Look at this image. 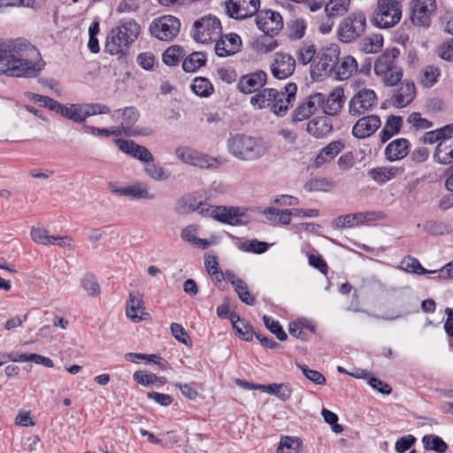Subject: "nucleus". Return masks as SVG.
<instances>
[{
    "label": "nucleus",
    "mask_w": 453,
    "mask_h": 453,
    "mask_svg": "<svg viewBox=\"0 0 453 453\" xmlns=\"http://www.w3.org/2000/svg\"><path fill=\"white\" fill-rule=\"evenodd\" d=\"M297 86L294 82L285 85L280 90L264 88L250 97V104L255 110L268 109L277 117H284L296 101Z\"/></svg>",
    "instance_id": "obj_1"
},
{
    "label": "nucleus",
    "mask_w": 453,
    "mask_h": 453,
    "mask_svg": "<svg viewBox=\"0 0 453 453\" xmlns=\"http://www.w3.org/2000/svg\"><path fill=\"white\" fill-rule=\"evenodd\" d=\"M140 25L134 19H122L108 34L104 50L110 55H127L129 46L138 38Z\"/></svg>",
    "instance_id": "obj_2"
},
{
    "label": "nucleus",
    "mask_w": 453,
    "mask_h": 453,
    "mask_svg": "<svg viewBox=\"0 0 453 453\" xmlns=\"http://www.w3.org/2000/svg\"><path fill=\"white\" fill-rule=\"evenodd\" d=\"M228 152L242 161H254L262 158L269 151V146L260 137L245 134L231 135L226 141Z\"/></svg>",
    "instance_id": "obj_3"
},
{
    "label": "nucleus",
    "mask_w": 453,
    "mask_h": 453,
    "mask_svg": "<svg viewBox=\"0 0 453 453\" xmlns=\"http://www.w3.org/2000/svg\"><path fill=\"white\" fill-rule=\"evenodd\" d=\"M44 66L43 58L35 61L30 58H0V75L33 78L38 76Z\"/></svg>",
    "instance_id": "obj_4"
},
{
    "label": "nucleus",
    "mask_w": 453,
    "mask_h": 453,
    "mask_svg": "<svg viewBox=\"0 0 453 453\" xmlns=\"http://www.w3.org/2000/svg\"><path fill=\"white\" fill-rule=\"evenodd\" d=\"M403 2V0H378L372 18V24L380 28L395 26L402 18Z\"/></svg>",
    "instance_id": "obj_5"
},
{
    "label": "nucleus",
    "mask_w": 453,
    "mask_h": 453,
    "mask_svg": "<svg viewBox=\"0 0 453 453\" xmlns=\"http://www.w3.org/2000/svg\"><path fill=\"white\" fill-rule=\"evenodd\" d=\"M366 27L364 12H355L347 16L340 24L338 35L342 42H351L360 37Z\"/></svg>",
    "instance_id": "obj_6"
},
{
    "label": "nucleus",
    "mask_w": 453,
    "mask_h": 453,
    "mask_svg": "<svg viewBox=\"0 0 453 453\" xmlns=\"http://www.w3.org/2000/svg\"><path fill=\"white\" fill-rule=\"evenodd\" d=\"M194 39L197 42H217L222 33L220 20L212 15H206L194 23Z\"/></svg>",
    "instance_id": "obj_7"
},
{
    "label": "nucleus",
    "mask_w": 453,
    "mask_h": 453,
    "mask_svg": "<svg viewBox=\"0 0 453 453\" xmlns=\"http://www.w3.org/2000/svg\"><path fill=\"white\" fill-rule=\"evenodd\" d=\"M180 21L173 15H165L155 19L150 25V34L160 41L169 42L179 34Z\"/></svg>",
    "instance_id": "obj_8"
},
{
    "label": "nucleus",
    "mask_w": 453,
    "mask_h": 453,
    "mask_svg": "<svg viewBox=\"0 0 453 453\" xmlns=\"http://www.w3.org/2000/svg\"><path fill=\"white\" fill-rule=\"evenodd\" d=\"M40 57L39 50L27 39H0V57Z\"/></svg>",
    "instance_id": "obj_9"
},
{
    "label": "nucleus",
    "mask_w": 453,
    "mask_h": 453,
    "mask_svg": "<svg viewBox=\"0 0 453 453\" xmlns=\"http://www.w3.org/2000/svg\"><path fill=\"white\" fill-rule=\"evenodd\" d=\"M109 113H111L110 108L103 104H72L69 107L67 106V115L65 118L74 123L81 124L91 116Z\"/></svg>",
    "instance_id": "obj_10"
},
{
    "label": "nucleus",
    "mask_w": 453,
    "mask_h": 453,
    "mask_svg": "<svg viewBox=\"0 0 453 453\" xmlns=\"http://www.w3.org/2000/svg\"><path fill=\"white\" fill-rule=\"evenodd\" d=\"M175 155L183 163L200 168L216 169L222 164L217 157L187 147L177 148Z\"/></svg>",
    "instance_id": "obj_11"
},
{
    "label": "nucleus",
    "mask_w": 453,
    "mask_h": 453,
    "mask_svg": "<svg viewBox=\"0 0 453 453\" xmlns=\"http://www.w3.org/2000/svg\"><path fill=\"white\" fill-rule=\"evenodd\" d=\"M213 219L229 226H246L250 219L247 209L239 206L219 205L216 206Z\"/></svg>",
    "instance_id": "obj_12"
},
{
    "label": "nucleus",
    "mask_w": 453,
    "mask_h": 453,
    "mask_svg": "<svg viewBox=\"0 0 453 453\" xmlns=\"http://www.w3.org/2000/svg\"><path fill=\"white\" fill-rule=\"evenodd\" d=\"M410 19L415 27H428L431 17L436 11L435 0H411Z\"/></svg>",
    "instance_id": "obj_13"
},
{
    "label": "nucleus",
    "mask_w": 453,
    "mask_h": 453,
    "mask_svg": "<svg viewBox=\"0 0 453 453\" xmlns=\"http://www.w3.org/2000/svg\"><path fill=\"white\" fill-rule=\"evenodd\" d=\"M377 104V96L371 88H362L356 93L349 103L351 116L359 117L372 111Z\"/></svg>",
    "instance_id": "obj_14"
},
{
    "label": "nucleus",
    "mask_w": 453,
    "mask_h": 453,
    "mask_svg": "<svg viewBox=\"0 0 453 453\" xmlns=\"http://www.w3.org/2000/svg\"><path fill=\"white\" fill-rule=\"evenodd\" d=\"M374 72L385 85L390 87L396 85L403 77V70L395 64V58H376Z\"/></svg>",
    "instance_id": "obj_15"
},
{
    "label": "nucleus",
    "mask_w": 453,
    "mask_h": 453,
    "mask_svg": "<svg viewBox=\"0 0 453 453\" xmlns=\"http://www.w3.org/2000/svg\"><path fill=\"white\" fill-rule=\"evenodd\" d=\"M259 0H226L225 11L227 16L234 19H244L258 12Z\"/></svg>",
    "instance_id": "obj_16"
},
{
    "label": "nucleus",
    "mask_w": 453,
    "mask_h": 453,
    "mask_svg": "<svg viewBox=\"0 0 453 453\" xmlns=\"http://www.w3.org/2000/svg\"><path fill=\"white\" fill-rule=\"evenodd\" d=\"M111 118L117 121L121 118V124L126 127V136L146 135L148 133L134 128V126L140 118V112L134 106H127L118 109L111 113Z\"/></svg>",
    "instance_id": "obj_17"
},
{
    "label": "nucleus",
    "mask_w": 453,
    "mask_h": 453,
    "mask_svg": "<svg viewBox=\"0 0 453 453\" xmlns=\"http://www.w3.org/2000/svg\"><path fill=\"white\" fill-rule=\"evenodd\" d=\"M257 27L266 35L274 36L283 28L281 15L272 10L261 11L257 18Z\"/></svg>",
    "instance_id": "obj_18"
},
{
    "label": "nucleus",
    "mask_w": 453,
    "mask_h": 453,
    "mask_svg": "<svg viewBox=\"0 0 453 453\" xmlns=\"http://www.w3.org/2000/svg\"><path fill=\"white\" fill-rule=\"evenodd\" d=\"M267 78V73L265 71L257 70L241 76L236 88L244 95L256 94L266 85Z\"/></svg>",
    "instance_id": "obj_19"
},
{
    "label": "nucleus",
    "mask_w": 453,
    "mask_h": 453,
    "mask_svg": "<svg viewBox=\"0 0 453 453\" xmlns=\"http://www.w3.org/2000/svg\"><path fill=\"white\" fill-rule=\"evenodd\" d=\"M108 187L112 193L128 196L134 200H152L155 198V195L150 192L148 185L143 182L137 181L132 185L119 188L116 182L110 181L108 182Z\"/></svg>",
    "instance_id": "obj_20"
},
{
    "label": "nucleus",
    "mask_w": 453,
    "mask_h": 453,
    "mask_svg": "<svg viewBox=\"0 0 453 453\" xmlns=\"http://www.w3.org/2000/svg\"><path fill=\"white\" fill-rule=\"evenodd\" d=\"M303 65L311 64V78L312 81H319L326 77H333V71L335 68L334 58H299Z\"/></svg>",
    "instance_id": "obj_21"
},
{
    "label": "nucleus",
    "mask_w": 453,
    "mask_h": 453,
    "mask_svg": "<svg viewBox=\"0 0 453 453\" xmlns=\"http://www.w3.org/2000/svg\"><path fill=\"white\" fill-rule=\"evenodd\" d=\"M114 142L123 153L141 162L152 163L154 161L152 153L146 147L136 143L133 140L117 138Z\"/></svg>",
    "instance_id": "obj_22"
},
{
    "label": "nucleus",
    "mask_w": 453,
    "mask_h": 453,
    "mask_svg": "<svg viewBox=\"0 0 453 453\" xmlns=\"http://www.w3.org/2000/svg\"><path fill=\"white\" fill-rule=\"evenodd\" d=\"M126 315L136 323L150 318V313L145 311L143 295L139 291L130 292L127 301Z\"/></svg>",
    "instance_id": "obj_23"
},
{
    "label": "nucleus",
    "mask_w": 453,
    "mask_h": 453,
    "mask_svg": "<svg viewBox=\"0 0 453 453\" xmlns=\"http://www.w3.org/2000/svg\"><path fill=\"white\" fill-rule=\"evenodd\" d=\"M214 44V51L217 57H229L241 50L242 39L235 33H230L219 37Z\"/></svg>",
    "instance_id": "obj_24"
},
{
    "label": "nucleus",
    "mask_w": 453,
    "mask_h": 453,
    "mask_svg": "<svg viewBox=\"0 0 453 453\" xmlns=\"http://www.w3.org/2000/svg\"><path fill=\"white\" fill-rule=\"evenodd\" d=\"M381 120L378 115H367L360 118L352 127V134L357 139L372 135L380 127Z\"/></svg>",
    "instance_id": "obj_25"
},
{
    "label": "nucleus",
    "mask_w": 453,
    "mask_h": 453,
    "mask_svg": "<svg viewBox=\"0 0 453 453\" xmlns=\"http://www.w3.org/2000/svg\"><path fill=\"white\" fill-rule=\"evenodd\" d=\"M411 144L408 139L397 138L390 142L385 148V157L390 162L404 158L411 150Z\"/></svg>",
    "instance_id": "obj_26"
},
{
    "label": "nucleus",
    "mask_w": 453,
    "mask_h": 453,
    "mask_svg": "<svg viewBox=\"0 0 453 453\" xmlns=\"http://www.w3.org/2000/svg\"><path fill=\"white\" fill-rule=\"evenodd\" d=\"M343 97L344 91L341 87L334 88L327 96L324 94L323 112L328 116L337 115L343 107Z\"/></svg>",
    "instance_id": "obj_27"
},
{
    "label": "nucleus",
    "mask_w": 453,
    "mask_h": 453,
    "mask_svg": "<svg viewBox=\"0 0 453 453\" xmlns=\"http://www.w3.org/2000/svg\"><path fill=\"white\" fill-rule=\"evenodd\" d=\"M306 130L315 138H324L333 131L332 119L327 116L316 117L308 122Z\"/></svg>",
    "instance_id": "obj_28"
},
{
    "label": "nucleus",
    "mask_w": 453,
    "mask_h": 453,
    "mask_svg": "<svg viewBox=\"0 0 453 453\" xmlns=\"http://www.w3.org/2000/svg\"><path fill=\"white\" fill-rule=\"evenodd\" d=\"M416 87L413 81H405L401 83L396 93L393 96V105L403 108L409 105L415 98Z\"/></svg>",
    "instance_id": "obj_29"
},
{
    "label": "nucleus",
    "mask_w": 453,
    "mask_h": 453,
    "mask_svg": "<svg viewBox=\"0 0 453 453\" xmlns=\"http://www.w3.org/2000/svg\"><path fill=\"white\" fill-rule=\"evenodd\" d=\"M27 97L40 106L49 109L50 111H55L60 116L64 117L67 115V106L60 104L58 101L52 97L42 96L32 92L26 94Z\"/></svg>",
    "instance_id": "obj_30"
},
{
    "label": "nucleus",
    "mask_w": 453,
    "mask_h": 453,
    "mask_svg": "<svg viewBox=\"0 0 453 453\" xmlns=\"http://www.w3.org/2000/svg\"><path fill=\"white\" fill-rule=\"evenodd\" d=\"M333 78L344 81L357 71V58H334Z\"/></svg>",
    "instance_id": "obj_31"
},
{
    "label": "nucleus",
    "mask_w": 453,
    "mask_h": 453,
    "mask_svg": "<svg viewBox=\"0 0 453 453\" xmlns=\"http://www.w3.org/2000/svg\"><path fill=\"white\" fill-rule=\"evenodd\" d=\"M270 69L275 79H287L293 74L296 69V58H274Z\"/></svg>",
    "instance_id": "obj_32"
},
{
    "label": "nucleus",
    "mask_w": 453,
    "mask_h": 453,
    "mask_svg": "<svg viewBox=\"0 0 453 453\" xmlns=\"http://www.w3.org/2000/svg\"><path fill=\"white\" fill-rule=\"evenodd\" d=\"M433 160L443 165L453 163V138L444 139L437 143L433 153Z\"/></svg>",
    "instance_id": "obj_33"
},
{
    "label": "nucleus",
    "mask_w": 453,
    "mask_h": 453,
    "mask_svg": "<svg viewBox=\"0 0 453 453\" xmlns=\"http://www.w3.org/2000/svg\"><path fill=\"white\" fill-rule=\"evenodd\" d=\"M343 149L344 143L341 140L329 142L316 156L314 160L315 166L320 167L324 164L332 161Z\"/></svg>",
    "instance_id": "obj_34"
},
{
    "label": "nucleus",
    "mask_w": 453,
    "mask_h": 453,
    "mask_svg": "<svg viewBox=\"0 0 453 453\" xmlns=\"http://www.w3.org/2000/svg\"><path fill=\"white\" fill-rule=\"evenodd\" d=\"M229 320L233 325V328L235 330L239 337L242 338L246 342H252L254 337H257L256 333L251 325L245 322L243 319L235 312L232 311L229 314Z\"/></svg>",
    "instance_id": "obj_35"
},
{
    "label": "nucleus",
    "mask_w": 453,
    "mask_h": 453,
    "mask_svg": "<svg viewBox=\"0 0 453 453\" xmlns=\"http://www.w3.org/2000/svg\"><path fill=\"white\" fill-rule=\"evenodd\" d=\"M403 125V119L400 116L390 115L384 127L380 133V141L382 143H385L389 139H391L395 134H397L401 131V127Z\"/></svg>",
    "instance_id": "obj_36"
},
{
    "label": "nucleus",
    "mask_w": 453,
    "mask_h": 453,
    "mask_svg": "<svg viewBox=\"0 0 453 453\" xmlns=\"http://www.w3.org/2000/svg\"><path fill=\"white\" fill-rule=\"evenodd\" d=\"M400 168L395 166H380L369 170V176L378 183H386L400 173Z\"/></svg>",
    "instance_id": "obj_37"
},
{
    "label": "nucleus",
    "mask_w": 453,
    "mask_h": 453,
    "mask_svg": "<svg viewBox=\"0 0 453 453\" xmlns=\"http://www.w3.org/2000/svg\"><path fill=\"white\" fill-rule=\"evenodd\" d=\"M263 213L269 221L286 226L290 224L291 216H294L292 210H280L274 207L265 208Z\"/></svg>",
    "instance_id": "obj_38"
},
{
    "label": "nucleus",
    "mask_w": 453,
    "mask_h": 453,
    "mask_svg": "<svg viewBox=\"0 0 453 453\" xmlns=\"http://www.w3.org/2000/svg\"><path fill=\"white\" fill-rule=\"evenodd\" d=\"M207 53L203 51L194 50L188 45L173 44L168 47L161 57H206Z\"/></svg>",
    "instance_id": "obj_39"
},
{
    "label": "nucleus",
    "mask_w": 453,
    "mask_h": 453,
    "mask_svg": "<svg viewBox=\"0 0 453 453\" xmlns=\"http://www.w3.org/2000/svg\"><path fill=\"white\" fill-rule=\"evenodd\" d=\"M198 202L199 200L194 195H188L177 200L174 210L179 214L196 212L199 208Z\"/></svg>",
    "instance_id": "obj_40"
},
{
    "label": "nucleus",
    "mask_w": 453,
    "mask_h": 453,
    "mask_svg": "<svg viewBox=\"0 0 453 453\" xmlns=\"http://www.w3.org/2000/svg\"><path fill=\"white\" fill-rule=\"evenodd\" d=\"M422 443L426 450H432L436 453H445L448 444L438 435L426 434L422 438Z\"/></svg>",
    "instance_id": "obj_41"
},
{
    "label": "nucleus",
    "mask_w": 453,
    "mask_h": 453,
    "mask_svg": "<svg viewBox=\"0 0 453 453\" xmlns=\"http://www.w3.org/2000/svg\"><path fill=\"white\" fill-rule=\"evenodd\" d=\"M350 0H329L325 4V12L329 18L342 16L349 10Z\"/></svg>",
    "instance_id": "obj_42"
},
{
    "label": "nucleus",
    "mask_w": 453,
    "mask_h": 453,
    "mask_svg": "<svg viewBox=\"0 0 453 453\" xmlns=\"http://www.w3.org/2000/svg\"><path fill=\"white\" fill-rule=\"evenodd\" d=\"M192 91L200 97H209L214 92L211 82L204 77H196L191 84Z\"/></svg>",
    "instance_id": "obj_43"
},
{
    "label": "nucleus",
    "mask_w": 453,
    "mask_h": 453,
    "mask_svg": "<svg viewBox=\"0 0 453 453\" xmlns=\"http://www.w3.org/2000/svg\"><path fill=\"white\" fill-rule=\"evenodd\" d=\"M126 359L130 362H135V358L147 361L148 364H155L160 367L161 370H165L168 365V362L162 357L156 354H142V353H127L125 356Z\"/></svg>",
    "instance_id": "obj_44"
},
{
    "label": "nucleus",
    "mask_w": 453,
    "mask_h": 453,
    "mask_svg": "<svg viewBox=\"0 0 453 453\" xmlns=\"http://www.w3.org/2000/svg\"><path fill=\"white\" fill-rule=\"evenodd\" d=\"M400 268L407 273H415L418 275L427 274L431 273V270L424 268L420 262L418 261V259L411 256H406L402 259L400 263Z\"/></svg>",
    "instance_id": "obj_45"
},
{
    "label": "nucleus",
    "mask_w": 453,
    "mask_h": 453,
    "mask_svg": "<svg viewBox=\"0 0 453 453\" xmlns=\"http://www.w3.org/2000/svg\"><path fill=\"white\" fill-rule=\"evenodd\" d=\"M146 174L157 181L167 180L171 176V171L161 166L159 164L147 163L144 167Z\"/></svg>",
    "instance_id": "obj_46"
},
{
    "label": "nucleus",
    "mask_w": 453,
    "mask_h": 453,
    "mask_svg": "<svg viewBox=\"0 0 453 453\" xmlns=\"http://www.w3.org/2000/svg\"><path fill=\"white\" fill-rule=\"evenodd\" d=\"M277 42L273 36L264 35L256 39L252 43V48L257 54H267L277 47Z\"/></svg>",
    "instance_id": "obj_47"
},
{
    "label": "nucleus",
    "mask_w": 453,
    "mask_h": 453,
    "mask_svg": "<svg viewBox=\"0 0 453 453\" xmlns=\"http://www.w3.org/2000/svg\"><path fill=\"white\" fill-rule=\"evenodd\" d=\"M334 187V183L326 178H311L308 180L303 188L307 192H326Z\"/></svg>",
    "instance_id": "obj_48"
},
{
    "label": "nucleus",
    "mask_w": 453,
    "mask_h": 453,
    "mask_svg": "<svg viewBox=\"0 0 453 453\" xmlns=\"http://www.w3.org/2000/svg\"><path fill=\"white\" fill-rule=\"evenodd\" d=\"M302 441L296 437L286 436L280 439L277 452L278 453H299Z\"/></svg>",
    "instance_id": "obj_49"
},
{
    "label": "nucleus",
    "mask_w": 453,
    "mask_h": 453,
    "mask_svg": "<svg viewBox=\"0 0 453 453\" xmlns=\"http://www.w3.org/2000/svg\"><path fill=\"white\" fill-rule=\"evenodd\" d=\"M238 249L244 252H251L254 254H263L268 248L269 244L265 242H261L257 239L246 241L237 245Z\"/></svg>",
    "instance_id": "obj_50"
},
{
    "label": "nucleus",
    "mask_w": 453,
    "mask_h": 453,
    "mask_svg": "<svg viewBox=\"0 0 453 453\" xmlns=\"http://www.w3.org/2000/svg\"><path fill=\"white\" fill-rule=\"evenodd\" d=\"M423 229L431 235H443L449 233V226L439 220L426 221L423 225Z\"/></svg>",
    "instance_id": "obj_51"
},
{
    "label": "nucleus",
    "mask_w": 453,
    "mask_h": 453,
    "mask_svg": "<svg viewBox=\"0 0 453 453\" xmlns=\"http://www.w3.org/2000/svg\"><path fill=\"white\" fill-rule=\"evenodd\" d=\"M383 45V37L380 35H375L365 38L362 42V51L365 54H375L380 50Z\"/></svg>",
    "instance_id": "obj_52"
},
{
    "label": "nucleus",
    "mask_w": 453,
    "mask_h": 453,
    "mask_svg": "<svg viewBox=\"0 0 453 453\" xmlns=\"http://www.w3.org/2000/svg\"><path fill=\"white\" fill-rule=\"evenodd\" d=\"M263 321L265 327L273 334L279 341L287 340L288 335L278 320H275L270 316L265 315L263 317Z\"/></svg>",
    "instance_id": "obj_53"
},
{
    "label": "nucleus",
    "mask_w": 453,
    "mask_h": 453,
    "mask_svg": "<svg viewBox=\"0 0 453 453\" xmlns=\"http://www.w3.org/2000/svg\"><path fill=\"white\" fill-rule=\"evenodd\" d=\"M440 69L433 65H427L422 71L421 83L426 88L433 87L440 76Z\"/></svg>",
    "instance_id": "obj_54"
},
{
    "label": "nucleus",
    "mask_w": 453,
    "mask_h": 453,
    "mask_svg": "<svg viewBox=\"0 0 453 453\" xmlns=\"http://www.w3.org/2000/svg\"><path fill=\"white\" fill-rule=\"evenodd\" d=\"M81 286L88 296H96L100 294V286L94 274L87 273L81 280Z\"/></svg>",
    "instance_id": "obj_55"
},
{
    "label": "nucleus",
    "mask_w": 453,
    "mask_h": 453,
    "mask_svg": "<svg viewBox=\"0 0 453 453\" xmlns=\"http://www.w3.org/2000/svg\"><path fill=\"white\" fill-rule=\"evenodd\" d=\"M298 368L303 372V374L305 376L306 379L311 380L316 385H325L326 382V380L325 376L319 371L312 370L309 368L308 365L304 364H297L296 365Z\"/></svg>",
    "instance_id": "obj_56"
},
{
    "label": "nucleus",
    "mask_w": 453,
    "mask_h": 453,
    "mask_svg": "<svg viewBox=\"0 0 453 453\" xmlns=\"http://www.w3.org/2000/svg\"><path fill=\"white\" fill-rule=\"evenodd\" d=\"M356 219L357 217L355 213L339 216L332 221V227L335 229H342L346 227L357 226Z\"/></svg>",
    "instance_id": "obj_57"
},
{
    "label": "nucleus",
    "mask_w": 453,
    "mask_h": 453,
    "mask_svg": "<svg viewBox=\"0 0 453 453\" xmlns=\"http://www.w3.org/2000/svg\"><path fill=\"white\" fill-rule=\"evenodd\" d=\"M30 234H31L32 240L37 243H41L43 245L54 243V242L51 241L52 240L51 237L53 235H50L48 231L45 228L32 227Z\"/></svg>",
    "instance_id": "obj_58"
},
{
    "label": "nucleus",
    "mask_w": 453,
    "mask_h": 453,
    "mask_svg": "<svg viewBox=\"0 0 453 453\" xmlns=\"http://www.w3.org/2000/svg\"><path fill=\"white\" fill-rule=\"evenodd\" d=\"M234 291L245 304L253 306L256 303V298L250 292L248 285L244 280L234 288Z\"/></svg>",
    "instance_id": "obj_59"
},
{
    "label": "nucleus",
    "mask_w": 453,
    "mask_h": 453,
    "mask_svg": "<svg viewBox=\"0 0 453 453\" xmlns=\"http://www.w3.org/2000/svg\"><path fill=\"white\" fill-rule=\"evenodd\" d=\"M304 105L307 106L308 110L312 111L314 114L319 109L322 110L324 104V94L320 92L314 93L309 96L304 101Z\"/></svg>",
    "instance_id": "obj_60"
},
{
    "label": "nucleus",
    "mask_w": 453,
    "mask_h": 453,
    "mask_svg": "<svg viewBox=\"0 0 453 453\" xmlns=\"http://www.w3.org/2000/svg\"><path fill=\"white\" fill-rule=\"evenodd\" d=\"M416 441L412 434L404 435L395 441V449L397 453H404L416 443Z\"/></svg>",
    "instance_id": "obj_61"
},
{
    "label": "nucleus",
    "mask_w": 453,
    "mask_h": 453,
    "mask_svg": "<svg viewBox=\"0 0 453 453\" xmlns=\"http://www.w3.org/2000/svg\"><path fill=\"white\" fill-rule=\"evenodd\" d=\"M170 328L173 336L177 341L185 345H189L191 343L190 337L188 336V333L180 324L172 323Z\"/></svg>",
    "instance_id": "obj_62"
},
{
    "label": "nucleus",
    "mask_w": 453,
    "mask_h": 453,
    "mask_svg": "<svg viewBox=\"0 0 453 453\" xmlns=\"http://www.w3.org/2000/svg\"><path fill=\"white\" fill-rule=\"evenodd\" d=\"M207 58H183L182 68L186 73H195L206 65Z\"/></svg>",
    "instance_id": "obj_63"
},
{
    "label": "nucleus",
    "mask_w": 453,
    "mask_h": 453,
    "mask_svg": "<svg viewBox=\"0 0 453 453\" xmlns=\"http://www.w3.org/2000/svg\"><path fill=\"white\" fill-rule=\"evenodd\" d=\"M133 379L138 384L148 387L151 384L156 383L157 375L151 372L137 371L134 373Z\"/></svg>",
    "instance_id": "obj_64"
}]
</instances>
